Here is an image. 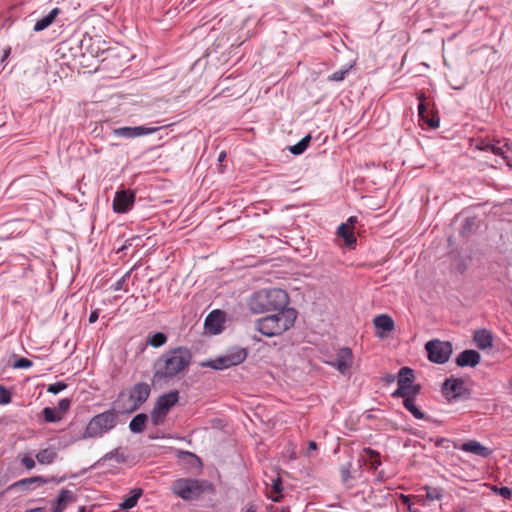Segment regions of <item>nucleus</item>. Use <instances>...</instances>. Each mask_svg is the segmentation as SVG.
<instances>
[{"label":"nucleus","mask_w":512,"mask_h":512,"mask_svg":"<svg viewBox=\"0 0 512 512\" xmlns=\"http://www.w3.org/2000/svg\"><path fill=\"white\" fill-rule=\"evenodd\" d=\"M192 361V353L186 347L165 351L153 365V379L156 382H170L184 376Z\"/></svg>","instance_id":"obj_1"},{"label":"nucleus","mask_w":512,"mask_h":512,"mask_svg":"<svg viewBox=\"0 0 512 512\" xmlns=\"http://www.w3.org/2000/svg\"><path fill=\"white\" fill-rule=\"evenodd\" d=\"M289 297L285 290L280 288L262 289L255 292L249 301L253 313H263L271 310H286Z\"/></svg>","instance_id":"obj_2"},{"label":"nucleus","mask_w":512,"mask_h":512,"mask_svg":"<svg viewBox=\"0 0 512 512\" xmlns=\"http://www.w3.org/2000/svg\"><path fill=\"white\" fill-rule=\"evenodd\" d=\"M296 318V310L288 308L258 319L255 328L266 337L279 336L294 325Z\"/></svg>","instance_id":"obj_3"},{"label":"nucleus","mask_w":512,"mask_h":512,"mask_svg":"<svg viewBox=\"0 0 512 512\" xmlns=\"http://www.w3.org/2000/svg\"><path fill=\"white\" fill-rule=\"evenodd\" d=\"M117 424L118 413L115 411V409L106 410L91 418L84 432L78 439L85 440L102 438L105 434L112 431L117 426Z\"/></svg>","instance_id":"obj_4"},{"label":"nucleus","mask_w":512,"mask_h":512,"mask_svg":"<svg viewBox=\"0 0 512 512\" xmlns=\"http://www.w3.org/2000/svg\"><path fill=\"white\" fill-rule=\"evenodd\" d=\"M171 489L183 500H195L203 494L205 481L192 478H180L173 482Z\"/></svg>","instance_id":"obj_5"},{"label":"nucleus","mask_w":512,"mask_h":512,"mask_svg":"<svg viewBox=\"0 0 512 512\" xmlns=\"http://www.w3.org/2000/svg\"><path fill=\"white\" fill-rule=\"evenodd\" d=\"M247 357V352L244 348L235 347L229 350L225 355L217 357L216 359L203 362L202 366L210 367L215 370H224L231 366L241 364Z\"/></svg>","instance_id":"obj_6"},{"label":"nucleus","mask_w":512,"mask_h":512,"mask_svg":"<svg viewBox=\"0 0 512 512\" xmlns=\"http://www.w3.org/2000/svg\"><path fill=\"white\" fill-rule=\"evenodd\" d=\"M473 145L479 151L490 152L510 163V155L508 153L511 152V147L507 143L502 144L500 141L478 138L474 140Z\"/></svg>","instance_id":"obj_7"},{"label":"nucleus","mask_w":512,"mask_h":512,"mask_svg":"<svg viewBox=\"0 0 512 512\" xmlns=\"http://www.w3.org/2000/svg\"><path fill=\"white\" fill-rule=\"evenodd\" d=\"M448 342H442L437 339L428 341L425 344V349L428 355V359L437 364H444L448 362Z\"/></svg>","instance_id":"obj_8"},{"label":"nucleus","mask_w":512,"mask_h":512,"mask_svg":"<svg viewBox=\"0 0 512 512\" xmlns=\"http://www.w3.org/2000/svg\"><path fill=\"white\" fill-rule=\"evenodd\" d=\"M135 192L132 190L122 189L115 193L112 207L113 211L118 214L129 212L135 203Z\"/></svg>","instance_id":"obj_9"},{"label":"nucleus","mask_w":512,"mask_h":512,"mask_svg":"<svg viewBox=\"0 0 512 512\" xmlns=\"http://www.w3.org/2000/svg\"><path fill=\"white\" fill-rule=\"evenodd\" d=\"M472 397V390L462 379L450 376V405L458 401H467Z\"/></svg>","instance_id":"obj_10"},{"label":"nucleus","mask_w":512,"mask_h":512,"mask_svg":"<svg viewBox=\"0 0 512 512\" xmlns=\"http://www.w3.org/2000/svg\"><path fill=\"white\" fill-rule=\"evenodd\" d=\"M159 127L135 126V127H118L113 129V135L116 137L132 139L141 136L151 135L157 132Z\"/></svg>","instance_id":"obj_11"},{"label":"nucleus","mask_w":512,"mask_h":512,"mask_svg":"<svg viewBox=\"0 0 512 512\" xmlns=\"http://www.w3.org/2000/svg\"><path fill=\"white\" fill-rule=\"evenodd\" d=\"M150 386L145 382H139L134 385L130 392V400L132 405L126 409L127 412H133L137 410L144 402L147 401L150 395Z\"/></svg>","instance_id":"obj_12"},{"label":"nucleus","mask_w":512,"mask_h":512,"mask_svg":"<svg viewBox=\"0 0 512 512\" xmlns=\"http://www.w3.org/2000/svg\"><path fill=\"white\" fill-rule=\"evenodd\" d=\"M353 359L352 350L348 347H342L337 351L335 360L329 364L335 367L341 374L346 375L353 365Z\"/></svg>","instance_id":"obj_13"},{"label":"nucleus","mask_w":512,"mask_h":512,"mask_svg":"<svg viewBox=\"0 0 512 512\" xmlns=\"http://www.w3.org/2000/svg\"><path fill=\"white\" fill-rule=\"evenodd\" d=\"M225 315L220 310H213L205 319V329L212 334H219L223 330Z\"/></svg>","instance_id":"obj_14"},{"label":"nucleus","mask_w":512,"mask_h":512,"mask_svg":"<svg viewBox=\"0 0 512 512\" xmlns=\"http://www.w3.org/2000/svg\"><path fill=\"white\" fill-rule=\"evenodd\" d=\"M454 448L480 456L482 458H488L492 454V450L490 448L483 446L481 443L475 440L467 441L461 445L454 443Z\"/></svg>","instance_id":"obj_15"},{"label":"nucleus","mask_w":512,"mask_h":512,"mask_svg":"<svg viewBox=\"0 0 512 512\" xmlns=\"http://www.w3.org/2000/svg\"><path fill=\"white\" fill-rule=\"evenodd\" d=\"M76 501V496L71 490L61 489L58 497L51 503L50 512H63L67 506Z\"/></svg>","instance_id":"obj_16"},{"label":"nucleus","mask_w":512,"mask_h":512,"mask_svg":"<svg viewBox=\"0 0 512 512\" xmlns=\"http://www.w3.org/2000/svg\"><path fill=\"white\" fill-rule=\"evenodd\" d=\"M481 361V355L479 352L473 349H467L462 351L456 357V364L459 367H475Z\"/></svg>","instance_id":"obj_17"},{"label":"nucleus","mask_w":512,"mask_h":512,"mask_svg":"<svg viewBox=\"0 0 512 512\" xmlns=\"http://www.w3.org/2000/svg\"><path fill=\"white\" fill-rule=\"evenodd\" d=\"M374 326L377 329V336L384 338L388 332H391L394 327V320L387 314H380L373 320Z\"/></svg>","instance_id":"obj_18"},{"label":"nucleus","mask_w":512,"mask_h":512,"mask_svg":"<svg viewBox=\"0 0 512 512\" xmlns=\"http://www.w3.org/2000/svg\"><path fill=\"white\" fill-rule=\"evenodd\" d=\"M473 340L477 348L485 350L493 346L492 332L487 329H479L474 332Z\"/></svg>","instance_id":"obj_19"},{"label":"nucleus","mask_w":512,"mask_h":512,"mask_svg":"<svg viewBox=\"0 0 512 512\" xmlns=\"http://www.w3.org/2000/svg\"><path fill=\"white\" fill-rule=\"evenodd\" d=\"M179 392L177 390L170 391L158 397L155 406L158 409L169 412V410L178 402Z\"/></svg>","instance_id":"obj_20"},{"label":"nucleus","mask_w":512,"mask_h":512,"mask_svg":"<svg viewBox=\"0 0 512 512\" xmlns=\"http://www.w3.org/2000/svg\"><path fill=\"white\" fill-rule=\"evenodd\" d=\"M415 379L414 371L407 366L400 368L397 379L396 394H402L405 385L413 383Z\"/></svg>","instance_id":"obj_21"},{"label":"nucleus","mask_w":512,"mask_h":512,"mask_svg":"<svg viewBox=\"0 0 512 512\" xmlns=\"http://www.w3.org/2000/svg\"><path fill=\"white\" fill-rule=\"evenodd\" d=\"M60 9L54 8L52 9L46 16L36 21L33 30L35 32H40L48 28L56 19V17L59 15Z\"/></svg>","instance_id":"obj_22"},{"label":"nucleus","mask_w":512,"mask_h":512,"mask_svg":"<svg viewBox=\"0 0 512 512\" xmlns=\"http://www.w3.org/2000/svg\"><path fill=\"white\" fill-rule=\"evenodd\" d=\"M337 234L339 237L344 239L347 247H352L356 243V237L354 235V232L351 229V227L346 223H342L338 227Z\"/></svg>","instance_id":"obj_23"},{"label":"nucleus","mask_w":512,"mask_h":512,"mask_svg":"<svg viewBox=\"0 0 512 512\" xmlns=\"http://www.w3.org/2000/svg\"><path fill=\"white\" fill-rule=\"evenodd\" d=\"M142 489L135 488L130 491V495L126 497L120 504L122 510H129L136 506L139 498L142 496Z\"/></svg>","instance_id":"obj_24"},{"label":"nucleus","mask_w":512,"mask_h":512,"mask_svg":"<svg viewBox=\"0 0 512 512\" xmlns=\"http://www.w3.org/2000/svg\"><path fill=\"white\" fill-rule=\"evenodd\" d=\"M178 457L182 463L187 464L191 468H201L202 467L201 459L192 452L180 451L178 454Z\"/></svg>","instance_id":"obj_25"},{"label":"nucleus","mask_w":512,"mask_h":512,"mask_svg":"<svg viewBox=\"0 0 512 512\" xmlns=\"http://www.w3.org/2000/svg\"><path fill=\"white\" fill-rule=\"evenodd\" d=\"M36 460L43 465L52 464L57 458V453L52 448H45L36 454Z\"/></svg>","instance_id":"obj_26"},{"label":"nucleus","mask_w":512,"mask_h":512,"mask_svg":"<svg viewBox=\"0 0 512 512\" xmlns=\"http://www.w3.org/2000/svg\"><path fill=\"white\" fill-rule=\"evenodd\" d=\"M148 420V416L144 413H139L132 418L129 424V428L133 433H141L143 432L146 422Z\"/></svg>","instance_id":"obj_27"},{"label":"nucleus","mask_w":512,"mask_h":512,"mask_svg":"<svg viewBox=\"0 0 512 512\" xmlns=\"http://www.w3.org/2000/svg\"><path fill=\"white\" fill-rule=\"evenodd\" d=\"M421 391V386L419 384H409L405 385L404 389L402 391V394H396V390L391 394L393 398H403L405 400V397H413L415 398Z\"/></svg>","instance_id":"obj_28"},{"label":"nucleus","mask_w":512,"mask_h":512,"mask_svg":"<svg viewBox=\"0 0 512 512\" xmlns=\"http://www.w3.org/2000/svg\"><path fill=\"white\" fill-rule=\"evenodd\" d=\"M403 405L414 416V418L423 419L425 417L424 413L416 406L415 398L405 397Z\"/></svg>","instance_id":"obj_29"},{"label":"nucleus","mask_w":512,"mask_h":512,"mask_svg":"<svg viewBox=\"0 0 512 512\" xmlns=\"http://www.w3.org/2000/svg\"><path fill=\"white\" fill-rule=\"evenodd\" d=\"M311 141V135L304 136L298 143L289 147V151L294 155L303 154L308 148Z\"/></svg>","instance_id":"obj_30"},{"label":"nucleus","mask_w":512,"mask_h":512,"mask_svg":"<svg viewBox=\"0 0 512 512\" xmlns=\"http://www.w3.org/2000/svg\"><path fill=\"white\" fill-rule=\"evenodd\" d=\"M167 336L163 332H156L147 337V344L154 348H159L166 344Z\"/></svg>","instance_id":"obj_31"},{"label":"nucleus","mask_w":512,"mask_h":512,"mask_svg":"<svg viewBox=\"0 0 512 512\" xmlns=\"http://www.w3.org/2000/svg\"><path fill=\"white\" fill-rule=\"evenodd\" d=\"M44 420L48 423H55L62 419V415L57 413L54 408L45 407L42 411Z\"/></svg>","instance_id":"obj_32"},{"label":"nucleus","mask_w":512,"mask_h":512,"mask_svg":"<svg viewBox=\"0 0 512 512\" xmlns=\"http://www.w3.org/2000/svg\"><path fill=\"white\" fill-rule=\"evenodd\" d=\"M272 491L276 494V496H270V499L273 502H279L282 498V480L280 477L272 479Z\"/></svg>","instance_id":"obj_33"},{"label":"nucleus","mask_w":512,"mask_h":512,"mask_svg":"<svg viewBox=\"0 0 512 512\" xmlns=\"http://www.w3.org/2000/svg\"><path fill=\"white\" fill-rule=\"evenodd\" d=\"M167 414V412L158 409L157 406H154L151 411V422L154 426H158L165 421Z\"/></svg>","instance_id":"obj_34"},{"label":"nucleus","mask_w":512,"mask_h":512,"mask_svg":"<svg viewBox=\"0 0 512 512\" xmlns=\"http://www.w3.org/2000/svg\"><path fill=\"white\" fill-rule=\"evenodd\" d=\"M48 480L44 478L43 476H34L26 479H22L18 481L15 485L19 487H26L29 488L31 484L38 483V484H45Z\"/></svg>","instance_id":"obj_35"},{"label":"nucleus","mask_w":512,"mask_h":512,"mask_svg":"<svg viewBox=\"0 0 512 512\" xmlns=\"http://www.w3.org/2000/svg\"><path fill=\"white\" fill-rule=\"evenodd\" d=\"M426 498L429 501H438L442 497V489L437 487H425Z\"/></svg>","instance_id":"obj_36"},{"label":"nucleus","mask_w":512,"mask_h":512,"mask_svg":"<svg viewBox=\"0 0 512 512\" xmlns=\"http://www.w3.org/2000/svg\"><path fill=\"white\" fill-rule=\"evenodd\" d=\"M351 467H352V464L350 462H348V463L342 465L340 468L341 480L344 484H347L350 481V479L352 478Z\"/></svg>","instance_id":"obj_37"},{"label":"nucleus","mask_w":512,"mask_h":512,"mask_svg":"<svg viewBox=\"0 0 512 512\" xmlns=\"http://www.w3.org/2000/svg\"><path fill=\"white\" fill-rule=\"evenodd\" d=\"M350 69H351V66H348L344 69L333 72L329 76V80L335 81V82L343 81L345 79L346 75L348 74V72L350 71Z\"/></svg>","instance_id":"obj_38"},{"label":"nucleus","mask_w":512,"mask_h":512,"mask_svg":"<svg viewBox=\"0 0 512 512\" xmlns=\"http://www.w3.org/2000/svg\"><path fill=\"white\" fill-rule=\"evenodd\" d=\"M11 400V392L4 385L0 384V405H7L11 403Z\"/></svg>","instance_id":"obj_39"},{"label":"nucleus","mask_w":512,"mask_h":512,"mask_svg":"<svg viewBox=\"0 0 512 512\" xmlns=\"http://www.w3.org/2000/svg\"><path fill=\"white\" fill-rule=\"evenodd\" d=\"M67 388V384L63 381H58L53 384H49L46 391L52 394H58Z\"/></svg>","instance_id":"obj_40"},{"label":"nucleus","mask_w":512,"mask_h":512,"mask_svg":"<svg viewBox=\"0 0 512 512\" xmlns=\"http://www.w3.org/2000/svg\"><path fill=\"white\" fill-rule=\"evenodd\" d=\"M365 452L371 457L372 467L377 469L381 465L379 453L371 448L365 449Z\"/></svg>","instance_id":"obj_41"},{"label":"nucleus","mask_w":512,"mask_h":512,"mask_svg":"<svg viewBox=\"0 0 512 512\" xmlns=\"http://www.w3.org/2000/svg\"><path fill=\"white\" fill-rule=\"evenodd\" d=\"M104 459L105 460L115 459L118 463H122L125 461L124 455L122 453H120L118 449H114V450L108 452L107 454H105Z\"/></svg>","instance_id":"obj_42"},{"label":"nucleus","mask_w":512,"mask_h":512,"mask_svg":"<svg viewBox=\"0 0 512 512\" xmlns=\"http://www.w3.org/2000/svg\"><path fill=\"white\" fill-rule=\"evenodd\" d=\"M33 365V362L27 358H24V357H21V358H18L14 364H13V368H16V369H28L30 367H32Z\"/></svg>","instance_id":"obj_43"},{"label":"nucleus","mask_w":512,"mask_h":512,"mask_svg":"<svg viewBox=\"0 0 512 512\" xmlns=\"http://www.w3.org/2000/svg\"><path fill=\"white\" fill-rule=\"evenodd\" d=\"M494 492H496L498 495L503 497L504 499H510L512 496V490L509 487L503 486V487H496L494 486L492 488Z\"/></svg>","instance_id":"obj_44"},{"label":"nucleus","mask_w":512,"mask_h":512,"mask_svg":"<svg viewBox=\"0 0 512 512\" xmlns=\"http://www.w3.org/2000/svg\"><path fill=\"white\" fill-rule=\"evenodd\" d=\"M130 276V272H127L126 274H124L120 279H118L114 284H113V289L115 291H119V290H125L124 289V285L127 281V279L129 278Z\"/></svg>","instance_id":"obj_45"},{"label":"nucleus","mask_w":512,"mask_h":512,"mask_svg":"<svg viewBox=\"0 0 512 512\" xmlns=\"http://www.w3.org/2000/svg\"><path fill=\"white\" fill-rule=\"evenodd\" d=\"M71 405V401L68 398L61 399L58 402L57 408L60 412L65 413L69 410Z\"/></svg>","instance_id":"obj_46"},{"label":"nucleus","mask_w":512,"mask_h":512,"mask_svg":"<svg viewBox=\"0 0 512 512\" xmlns=\"http://www.w3.org/2000/svg\"><path fill=\"white\" fill-rule=\"evenodd\" d=\"M21 463H22V465H23L26 469H28V470H31V469H33V468L35 467V461H34V459H33L31 456H29V455L24 456V457L21 459Z\"/></svg>","instance_id":"obj_47"},{"label":"nucleus","mask_w":512,"mask_h":512,"mask_svg":"<svg viewBox=\"0 0 512 512\" xmlns=\"http://www.w3.org/2000/svg\"><path fill=\"white\" fill-rule=\"evenodd\" d=\"M400 500H401L402 504H404V505H406V506H407V508H408V510H409L410 512H412V511H413V510H412V504H413V503H412L411 498H410V496H409V495L401 494V495H400Z\"/></svg>","instance_id":"obj_48"},{"label":"nucleus","mask_w":512,"mask_h":512,"mask_svg":"<svg viewBox=\"0 0 512 512\" xmlns=\"http://www.w3.org/2000/svg\"><path fill=\"white\" fill-rule=\"evenodd\" d=\"M448 388H450V385H448V378H445L441 386V392L446 399H448Z\"/></svg>","instance_id":"obj_49"},{"label":"nucleus","mask_w":512,"mask_h":512,"mask_svg":"<svg viewBox=\"0 0 512 512\" xmlns=\"http://www.w3.org/2000/svg\"><path fill=\"white\" fill-rule=\"evenodd\" d=\"M448 388H450V385H448V378H445L441 386V392L446 399H448Z\"/></svg>","instance_id":"obj_50"},{"label":"nucleus","mask_w":512,"mask_h":512,"mask_svg":"<svg viewBox=\"0 0 512 512\" xmlns=\"http://www.w3.org/2000/svg\"><path fill=\"white\" fill-rule=\"evenodd\" d=\"M99 318V310L98 309H95L93 311H91L90 315H89V323H95Z\"/></svg>","instance_id":"obj_51"},{"label":"nucleus","mask_w":512,"mask_h":512,"mask_svg":"<svg viewBox=\"0 0 512 512\" xmlns=\"http://www.w3.org/2000/svg\"><path fill=\"white\" fill-rule=\"evenodd\" d=\"M396 379V376L394 374H386L384 377H383V380L384 382L390 384V383H393Z\"/></svg>","instance_id":"obj_52"},{"label":"nucleus","mask_w":512,"mask_h":512,"mask_svg":"<svg viewBox=\"0 0 512 512\" xmlns=\"http://www.w3.org/2000/svg\"><path fill=\"white\" fill-rule=\"evenodd\" d=\"M473 225H474V220L470 219V218L467 219L466 223H465V226H464V229H463V234H465L466 230H470Z\"/></svg>","instance_id":"obj_53"},{"label":"nucleus","mask_w":512,"mask_h":512,"mask_svg":"<svg viewBox=\"0 0 512 512\" xmlns=\"http://www.w3.org/2000/svg\"><path fill=\"white\" fill-rule=\"evenodd\" d=\"M425 111H426V108H425L424 104L422 102H420L419 105H418L419 115L423 116Z\"/></svg>","instance_id":"obj_54"},{"label":"nucleus","mask_w":512,"mask_h":512,"mask_svg":"<svg viewBox=\"0 0 512 512\" xmlns=\"http://www.w3.org/2000/svg\"><path fill=\"white\" fill-rule=\"evenodd\" d=\"M317 449V444L315 441H310L309 442V450H316Z\"/></svg>","instance_id":"obj_55"},{"label":"nucleus","mask_w":512,"mask_h":512,"mask_svg":"<svg viewBox=\"0 0 512 512\" xmlns=\"http://www.w3.org/2000/svg\"><path fill=\"white\" fill-rule=\"evenodd\" d=\"M376 479H377L378 481H380V482H381V481H383V480H384V473H383L382 471H381V472H379V473L377 474Z\"/></svg>","instance_id":"obj_56"},{"label":"nucleus","mask_w":512,"mask_h":512,"mask_svg":"<svg viewBox=\"0 0 512 512\" xmlns=\"http://www.w3.org/2000/svg\"><path fill=\"white\" fill-rule=\"evenodd\" d=\"M245 512H256V507L254 505H250Z\"/></svg>","instance_id":"obj_57"},{"label":"nucleus","mask_w":512,"mask_h":512,"mask_svg":"<svg viewBox=\"0 0 512 512\" xmlns=\"http://www.w3.org/2000/svg\"><path fill=\"white\" fill-rule=\"evenodd\" d=\"M225 156H226L225 152H221V153L219 154L218 160H219V161H222V160L225 158Z\"/></svg>","instance_id":"obj_58"},{"label":"nucleus","mask_w":512,"mask_h":512,"mask_svg":"<svg viewBox=\"0 0 512 512\" xmlns=\"http://www.w3.org/2000/svg\"><path fill=\"white\" fill-rule=\"evenodd\" d=\"M508 154L510 155V163L508 161H506V163L508 166H512V148H511V152H509Z\"/></svg>","instance_id":"obj_59"},{"label":"nucleus","mask_w":512,"mask_h":512,"mask_svg":"<svg viewBox=\"0 0 512 512\" xmlns=\"http://www.w3.org/2000/svg\"><path fill=\"white\" fill-rule=\"evenodd\" d=\"M348 221H349L350 223H353V222H355V221H356V217L352 216V217H350V218H349V220H348Z\"/></svg>","instance_id":"obj_60"},{"label":"nucleus","mask_w":512,"mask_h":512,"mask_svg":"<svg viewBox=\"0 0 512 512\" xmlns=\"http://www.w3.org/2000/svg\"><path fill=\"white\" fill-rule=\"evenodd\" d=\"M458 270H459L461 273H462V272H464V270H465V266H463V267L459 266Z\"/></svg>","instance_id":"obj_61"},{"label":"nucleus","mask_w":512,"mask_h":512,"mask_svg":"<svg viewBox=\"0 0 512 512\" xmlns=\"http://www.w3.org/2000/svg\"><path fill=\"white\" fill-rule=\"evenodd\" d=\"M449 353H450V354L452 353V346H451V345H450Z\"/></svg>","instance_id":"obj_62"},{"label":"nucleus","mask_w":512,"mask_h":512,"mask_svg":"<svg viewBox=\"0 0 512 512\" xmlns=\"http://www.w3.org/2000/svg\"><path fill=\"white\" fill-rule=\"evenodd\" d=\"M508 202L512 205V198L508 200Z\"/></svg>","instance_id":"obj_63"},{"label":"nucleus","mask_w":512,"mask_h":512,"mask_svg":"<svg viewBox=\"0 0 512 512\" xmlns=\"http://www.w3.org/2000/svg\"><path fill=\"white\" fill-rule=\"evenodd\" d=\"M281 512H289V511L282 510Z\"/></svg>","instance_id":"obj_64"}]
</instances>
